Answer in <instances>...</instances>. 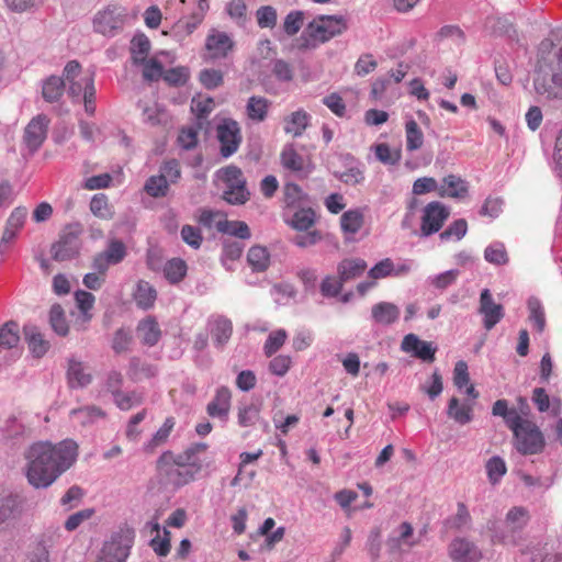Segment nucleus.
I'll use <instances>...</instances> for the list:
<instances>
[{"label": "nucleus", "mask_w": 562, "mask_h": 562, "mask_svg": "<svg viewBox=\"0 0 562 562\" xmlns=\"http://www.w3.org/2000/svg\"><path fill=\"white\" fill-rule=\"evenodd\" d=\"M78 446L74 440H63L58 445L38 441L29 447L26 459V477L35 488L50 486L76 461Z\"/></svg>", "instance_id": "obj_1"}, {"label": "nucleus", "mask_w": 562, "mask_h": 562, "mask_svg": "<svg viewBox=\"0 0 562 562\" xmlns=\"http://www.w3.org/2000/svg\"><path fill=\"white\" fill-rule=\"evenodd\" d=\"M537 69L533 78L536 93L546 100L562 99V31L555 42L546 38L538 47Z\"/></svg>", "instance_id": "obj_2"}, {"label": "nucleus", "mask_w": 562, "mask_h": 562, "mask_svg": "<svg viewBox=\"0 0 562 562\" xmlns=\"http://www.w3.org/2000/svg\"><path fill=\"white\" fill-rule=\"evenodd\" d=\"M347 21L341 15H318L310 22L303 34L302 44L305 48H314L319 43H326L347 30Z\"/></svg>", "instance_id": "obj_3"}, {"label": "nucleus", "mask_w": 562, "mask_h": 562, "mask_svg": "<svg viewBox=\"0 0 562 562\" xmlns=\"http://www.w3.org/2000/svg\"><path fill=\"white\" fill-rule=\"evenodd\" d=\"M156 469L158 483L165 490H177L195 480L191 471L178 465L176 454L170 450L157 459Z\"/></svg>", "instance_id": "obj_4"}, {"label": "nucleus", "mask_w": 562, "mask_h": 562, "mask_svg": "<svg viewBox=\"0 0 562 562\" xmlns=\"http://www.w3.org/2000/svg\"><path fill=\"white\" fill-rule=\"evenodd\" d=\"M217 173L225 183L223 199L232 205H243L250 199V192L246 187V178L241 169L235 165L221 168Z\"/></svg>", "instance_id": "obj_5"}, {"label": "nucleus", "mask_w": 562, "mask_h": 562, "mask_svg": "<svg viewBox=\"0 0 562 562\" xmlns=\"http://www.w3.org/2000/svg\"><path fill=\"white\" fill-rule=\"evenodd\" d=\"M82 233L83 228L79 223L66 225L61 229L58 240L50 247L52 258L59 262L76 258L80 252Z\"/></svg>", "instance_id": "obj_6"}, {"label": "nucleus", "mask_w": 562, "mask_h": 562, "mask_svg": "<svg viewBox=\"0 0 562 562\" xmlns=\"http://www.w3.org/2000/svg\"><path fill=\"white\" fill-rule=\"evenodd\" d=\"M132 530H120L105 541L95 562H125L132 548Z\"/></svg>", "instance_id": "obj_7"}, {"label": "nucleus", "mask_w": 562, "mask_h": 562, "mask_svg": "<svg viewBox=\"0 0 562 562\" xmlns=\"http://www.w3.org/2000/svg\"><path fill=\"white\" fill-rule=\"evenodd\" d=\"M216 138L220 143V155L223 158H229L240 147L243 134L237 121L226 117L216 126Z\"/></svg>", "instance_id": "obj_8"}, {"label": "nucleus", "mask_w": 562, "mask_h": 562, "mask_svg": "<svg viewBox=\"0 0 562 562\" xmlns=\"http://www.w3.org/2000/svg\"><path fill=\"white\" fill-rule=\"evenodd\" d=\"M209 445L205 442H194L189 445L182 452L176 454L178 465L187 468L196 477L203 468L211 464L207 458Z\"/></svg>", "instance_id": "obj_9"}, {"label": "nucleus", "mask_w": 562, "mask_h": 562, "mask_svg": "<svg viewBox=\"0 0 562 562\" xmlns=\"http://www.w3.org/2000/svg\"><path fill=\"white\" fill-rule=\"evenodd\" d=\"M516 449L522 454H537L544 447V437L539 427L532 422H526L525 426L514 434Z\"/></svg>", "instance_id": "obj_10"}, {"label": "nucleus", "mask_w": 562, "mask_h": 562, "mask_svg": "<svg viewBox=\"0 0 562 562\" xmlns=\"http://www.w3.org/2000/svg\"><path fill=\"white\" fill-rule=\"evenodd\" d=\"M449 209L439 201L428 203L423 210L420 236L428 237L440 231L449 217Z\"/></svg>", "instance_id": "obj_11"}, {"label": "nucleus", "mask_w": 562, "mask_h": 562, "mask_svg": "<svg viewBox=\"0 0 562 562\" xmlns=\"http://www.w3.org/2000/svg\"><path fill=\"white\" fill-rule=\"evenodd\" d=\"M49 119L45 114L33 117L24 130L23 142L31 153H35L47 137Z\"/></svg>", "instance_id": "obj_12"}, {"label": "nucleus", "mask_w": 562, "mask_h": 562, "mask_svg": "<svg viewBox=\"0 0 562 562\" xmlns=\"http://www.w3.org/2000/svg\"><path fill=\"white\" fill-rule=\"evenodd\" d=\"M401 349L425 362H432L435 360L437 346L431 341L419 339L415 334H407L401 342Z\"/></svg>", "instance_id": "obj_13"}, {"label": "nucleus", "mask_w": 562, "mask_h": 562, "mask_svg": "<svg viewBox=\"0 0 562 562\" xmlns=\"http://www.w3.org/2000/svg\"><path fill=\"white\" fill-rule=\"evenodd\" d=\"M283 168L294 172L300 179L307 178L314 170V165L301 156L293 145H286L280 155Z\"/></svg>", "instance_id": "obj_14"}, {"label": "nucleus", "mask_w": 562, "mask_h": 562, "mask_svg": "<svg viewBox=\"0 0 562 562\" xmlns=\"http://www.w3.org/2000/svg\"><path fill=\"white\" fill-rule=\"evenodd\" d=\"M448 554L454 562H477L482 558V552L476 544L467 538H454L449 547Z\"/></svg>", "instance_id": "obj_15"}, {"label": "nucleus", "mask_w": 562, "mask_h": 562, "mask_svg": "<svg viewBox=\"0 0 562 562\" xmlns=\"http://www.w3.org/2000/svg\"><path fill=\"white\" fill-rule=\"evenodd\" d=\"M479 312L483 315V324L487 330H491L504 317L503 306L494 302L488 289L481 292Z\"/></svg>", "instance_id": "obj_16"}, {"label": "nucleus", "mask_w": 562, "mask_h": 562, "mask_svg": "<svg viewBox=\"0 0 562 562\" xmlns=\"http://www.w3.org/2000/svg\"><path fill=\"white\" fill-rule=\"evenodd\" d=\"M123 19L116 13L115 8H106L98 12L93 19V27L95 32L105 36H114L122 27Z\"/></svg>", "instance_id": "obj_17"}, {"label": "nucleus", "mask_w": 562, "mask_h": 562, "mask_svg": "<svg viewBox=\"0 0 562 562\" xmlns=\"http://www.w3.org/2000/svg\"><path fill=\"white\" fill-rule=\"evenodd\" d=\"M232 393L226 386L216 390L214 397L206 405V413L212 418L226 422L231 409Z\"/></svg>", "instance_id": "obj_18"}, {"label": "nucleus", "mask_w": 562, "mask_h": 562, "mask_svg": "<svg viewBox=\"0 0 562 562\" xmlns=\"http://www.w3.org/2000/svg\"><path fill=\"white\" fill-rule=\"evenodd\" d=\"M233 46L232 38L225 32L218 31H213L205 42V47L213 59L226 57Z\"/></svg>", "instance_id": "obj_19"}, {"label": "nucleus", "mask_w": 562, "mask_h": 562, "mask_svg": "<svg viewBox=\"0 0 562 562\" xmlns=\"http://www.w3.org/2000/svg\"><path fill=\"white\" fill-rule=\"evenodd\" d=\"M67 380L71 389L86 387L92 381V375L87 371L83 362L75 359H68Z\"/></svg>", "instance_id": "obj_20"}, {"label": "nucleus", "mask_w": 562, "mask_h": 562, "mask_svg": "<svg viewBox=\"0 0 562 562\" xmlns=\"http://www.w3.org/2000/svg\"><path fill=\"white\" fill-rule=\"evenodd\" d=\"M400 307L391 302H379L371 308V317L378 325L390 326L400 318Z\"/></svg>", "instance_id": "obj_21"}, {"label": "nucleus", "mask_w": 562, "mask_h": 562, "mask_svg": "<svg viewBox=\"0 0 562 562\" xmlns=\"http://www.w3.org/2000/svg\"><path fill=\"white\" fill-rule=\"evenodd\" d=\"M23 334L33 356L41 358L48 351L49 341L44 339V336L37 326L33 324L24 325Z\"/></svg>", "instance_id": "obj_22"}, {"label": "nucleus", "mask_w": 562, "mask_h": 562, "mask_svg": "<svg viewBox=\"0 0 562 562\" xmlns=\"http://www.w3.org/2000/svg\"><path fill=\"white\" fill-rule=\"evenodd\" d=\"M368 265L361 258L341 260L337 266V273L344 283L355 280L363 274Z\"/></svg>", "instance_id": "obj_23"}, {"label": "nucleus", "mask_w": 562, "mask_h": 562, "mask_svg": "<svg viewBox=\"0 0 562 562\" xmlns=\"http://www.w3.org/2000/svg\"><path fill=\"white\" fill-rule=\"evenodd\" d=\"M211 326V335L217 348H223L231 339L233 333V324L225 316H217L209 322Z\"/></svg>", "instance_id": "obj_24"}, {"label": "nucleus", "mask_w": 562, "mask_h": 562, "mask_svg": "<svg viewBox=\"0 0 562 562\" xmlns=\"http://www.w3.org/2000/svg\"><path fill=\"white\" fill-rule=\"evenodd\" d=\"M438 194L442 198L462 199L468 194V187L460 177L449 175L443 178L442 184L438 189Z\"/></svg>", "instance_id": "obj_25"}, {"label": "nucleus", "mask_w": 562, "mask_h": 562, "mask_svg": "<svg viewBox=\"0 0 562 562\" xmlns=\"http://www.w3.org/2000/svg\"><path fill=\"white\" fill-rule=\"evenodd\" d=\"M70 417L81 426H89L106 417V413L99 406L87 405L70 411Z\"/></svg>", "instance_id": "obj_26"}, {"label": "nucleus", "mask_w": 562, "mask_h": 562, "mask_svg": "<svg viewBox=\"0 0 562 562\" xmlns=\"http://www.w3.org/2000/svg\"><path fill=\"white\" fill-rule=\"evenodd\" d=\"M310 120L311 116L305 110L300 109L294 111L284 119V132L294 137H299L308 126Z\"/></svg>", "instance_id": "obj_27"}, {"label": "nucleus", "mask_w": 562, "mask_h": 562, "mask_svg": "<svg viewBox=\"0 0 562 562\" xmlns=\"http://www.w3.org/2000/svg\"><path fill=\"white\" fill-rule=\"evenodd\" d=\"M137 334L140 337L142 342L150 347L155 346L161 337L158 322L151 316L139 322L137 326Z\"/></svg>", "instance_id": "obj_28"}, {"label": "nucleus", "mask_w": 562, "mask_h": 562, "mask_svg": "<svg viewBox=\"0 0 562 562\" xmlns=\"http://www.w3.org/2000/svg\"><path fill=\"white\" fill-rule=\"evenodd\" d=\"M270 102L263 97L252 95L246 104V114L252 122H263L267 119Z\"/></svg>", "instance_id": "obj_29"}, {"label": "nucleus", "mask_w": 562, "mask_h": 562, "mask_svg": "<svg viewBox=\"0 0 562 562\" xmlns=\"http://www.w3.org/2000/svg\"><path fill=\"white\" fill-rule=\"evenodd\" d=\"M130 52L134 65L138 66L146 61L150 52L149 38L143 33L136 34L131 41Z\"/></svg>", "instance_id": "obj_30"}, {"label": "nucleus", "mask_w": 562, "mask_h": 562, "mask_svg": "<svg viewBox=\"0 0 562 562\" xmlns=\"http://www.w3.org/2000/svg\"><path fill=\"white\" fill-rule=\"evenodd\" d=\"M134 299L137 306L143 310H148L155 304L157 291L149 282L139 280L136 285Z\"/></svg>", "instance_id": "obj_31"}, {"label": "nucleus", "mask_w": 562, "mask_h": 562, "mask_svg": "<svg viewBox=\"0 0 562 562\" xmlns=\"http://www.w3.org/2000/svg\"><path fill=\"white\" fill-rule=\"evenodd\" d=\"M247 262L255 272H263L270 265V254L263 246H252L247 254Z\"/></svg>", "instance_id": "obj_32"}, {"label": "nucleus", "mask_w": 562, "mask_h": 562, "mask_svg": "<svg viewBox=\"0 0 562 562\" xmlns=\"http://www.w3.org/2000/svg\"><path fill=\"white\" fill-rule=\"evenodd\" d=\"M447 415L456 423L465 425L473 418L472 406L460 404L457 397H451L448 403Z\"/></svg>", "instance_id": "obj_33"}, {"label": "nucleus", "mask_w": 562, "mask_h": 562, "mask_svg": "<svg viewBox=\"0 0 562 562\" xmlns=\"http://www.w3.org/2000/svg\"><path fill=\"white\" fill-rule=\"evenodd\" d=\"M157 367L154 364L143 362L139 358L133 357L128 364V376L134 381L142 379H149L157 374Z\"/></svg>", "instance_id": "obj_34"}, {"label": "nucleus", "mask_w": 562, "mask_h": 562, "mask_svg": "<svg viewBox=\"0 0 562 562\" xmlns=\"http://www.w3.org/2000/svg\"><path fill=\"white\" fill-rule=\"evenodd\" d=\"M175 425V418L167 417L162 426L153 435L151 439L144 446V450L146 452L151 453L155 451L156 448L164 445L168 440Z\"/></svg>", "instance_id": "obj_35"}, {"label": "nucleus", "mask_w": 562, "mask_h": 562, "mask_svg": "<svg viewBox=\"0 0 562 562\" xmlns=\"http://www.w3.org/2000/svg\"><path fill=\"white\" fill-rule=\"evenodd\" d=\"M65 81L61 77L50 76L44 81L42 94L45 101L53 103L59 100L65 90Z\"/></svg>", "instance_id": "obj_36"}, {"label": "nucleus", "mask_w": 562, "mask_h": 562, "mask_svg": "<svg viewBox=\"0 0 562 562\" xmlns=\"http://www.w3.org/2000/svg\"><path fill=\"white\" fill-rule=\"evenodd\" d=\"M216 227L218 232L236 236L240 239H249L251 236L248 225L241 221H220Z\"/></svg>", "instance_id": "obj_37"}, {"label": "nucleus", "mask_w": 562, "mask_h": 562, "mask_svg": "<svg viewBox=\"0 0 562 562\" xmlns=\"http://www.w3.org/2000/svg\"><path fill=\"white\" fill-rule=\"evenodd\" d=\"M297 209L289 224L296 231H308L315 223V212L311 207L305 209L300 206Z\"/></svg>", "instance_id": "obj_38"}, {"label": "nucleus", "mask_w": 562, "mask_h": 562, "mask_svg": "<svg viewBox=\"0 0 562 562\" xmlns=\"http://www.w3.org/2000/svg\"><path fill=\"white\" fill-rule=\"evenodd\" d=\"M20 341L19 325L16 322L9 321L0 327V347L12 349Z\"/></svg>", "instance_id": "obj_39"}, {"label": "nucleus", "mask_w": 562, "mask_h": 562, "mask_svg": "<svg viewBox=\"0 0 562 562\" xmlns=\"http://www.w3.org/2000/svg\"><path fill=\"white\" fill-rule=\"evenodd\" d=\"M164 274L170 283H179L187 274V263L180 258H173L166 262Z\"/></svg>", "instance_id": "obj_40"}, {"label": "nucleus", "mask_w": 562, "mask_h": 562, "mask_svg": "<svg viewBox=\"0 0 562 562\" xmlns=\"http://www.w3.org/2000/svg\"><path fill=\"white\" fill-rule=\"evenodd\" d=\"M405 133L406 149L408 151H415L423 146L424 134L415 120L411 119L405 123Z\"/></svg>", "instance_id": "obj_41"}, {"label": "nucleus", "mask_w": 562, "mask_h": 562, "mask_svg": "<svg viewBox=\"0 0 562 562\" xmlns=\"http://www.w3.org/2000/svg\"><path fill=\"white\" fill-rule=\"evenodd\" d=\"M363 222V213L360 210H349L340 217L341 229L349 234L358 233L361 229Z\"/></svg>", "instance_id": "obj_42"}, {"label": "nucleus", "mask_w": 562, "mask_h": 562, "mask_svg": "<svg viewBox=\"0 0 562 562\" xmlns=\"http://www.w3.org/2000/svg\"><path fill=\"white\" fill-rule=\"evenodd\" d=\"M144 191L151 198H164L168 194L169 183L166 176H151L144 186Z\"/></svg>", "instance_id": "obj_43"}, {"label": "nucleus", "mask_w": 562, "mask_h": 562, "mask_svg": "<svg viewBox=\"0 0 562 562\" xmlns=\"http://www.w3.org/2000/svg\"><path fill=\"white\" fill-rule=\"evenodd\" d=\"M49 324L53 330L59 336H67L69 326L65 317V312L59 304H54L49 310Z\"/></svg>", "instance_id": "obj_44"}, {"label": "nucleus", "mask_w": 562, "mask_h": 562, "mask_svg": "<svg viewBox=\"0 0 562 562\" xmlns=\"http://www.w3.org/2000/svg\"><path fill=\"white\" fill-rule=\"evenodd\" d=\"M529 520L528 510L525 507L516 506L506 514V526L514 531L520 532Z\"/></svg>", "instance_id": "obj_45"}, {"label": "nucleus", "mask_w": 562, "mask_h": 562, "mask_svg": "<svg viewBox=\"0 0 562 562\" xmlns=\"http://www.w3.org/2000/svg\"><path fill=\"white\" fill-rule=\"evenodd\" d=\"M306 199V194L302 189L292 182H288L283 187V201L286 207L295 209L303 204Z\"/></svg>", "instance_id": "obj_46"}, {"label": "nucleus", "mask_w": 562, "mask_h": 562, "mask_svg": "<svg viewBox=\"0 0 562 562\" xmlns=\"http://www.w3.org/2000/svg\"><path fill=\"white\" fill-rule=\"evenodd\" d=\"M238 424L241 427H250L260 422V405L251 403L238 408Z\"/></svg>", "instance_id": "obj_47"}, {"label": "nucleus", "mask_w": 562, "mask_h": 562, "mask_svg": "<svg viewBox=\"0 0 562 562\" xmlns=\"http://www.w3.org/2000/svg\"><path fill=\"white\" fill-rule=\"evenodd\" d=\"M199 81L205 89L214 90L224 83V76L218 69L205 68L200 71Z\"/></svg>", "instance_id": "obj_48"}, {"label": "nucleus", "mask_w": 562, "mask_h": 562, "mask_svg": "<svg viewBox=\"0 0 562 562\" xmlns=\"http://www.w3.org/2000/svg\"><path fill=\"white\" fill-rule=\"evenodd\" d=\"M102 252L112 265L122 262L127 255L126 246L119 239H111Z\"/></svg>", "instance_id": "obj_49"}, {"label": "nucleus", "mask_w": 562, "mask_h": 562, "mask_svg": "<svg viewBox=\"0 0 562 562\" xmlns=\"http://www.w3.org/2000/svg\"><path fill=\"white\" fill-rule=\"evenodd\" d=\"M484 258L487 262L493 265H505L508 261V256L505 246L502 243H494L485 248Z\"/></svg>", "instance_id": "obj_50"}, {"label": "nucleus", "mask_w": 562, "mask_h": 562, "mask_svg": "<svg viewBox=\"0 0 562 562\" xmlns=\"http://www.w3.org/2000/svg\"><path fill=\"white\" fill-rule=\"evenodd\" d=\"M256 19L259 27L272 29L277 24V10L272 5H261L256 11Z\"/></svg>", "instance_id": "obj_51"}, {"label": "nucleus", "mask_w": 562, "mask_h": 562, "mask_svg": "<svg viewBox=\"0 0 562 562\" xmlns=\"http://www.w3.org/2000/svg\"><path fill=\"white\" fill-rule=\"evenodd\" d=\"M75 299L78 305V308L82 313V321L85 323H88L92 315L89 313V311L93 307L94 304V295L90 292L78 290L75 293Z\"/></svg>", "instance_id": "obj_52"}, {"label": "nucleus", "mask_w": 562, "mask_h": 562, "mask_svg": "<svg viewBox=\"0 0 562 562\" xmlns=\"http://www.w3.org/2000/svg\"><path fill=\"white\" fill-rule=\"evenodd\" d=\"M492 541L494 543L515 546L518 542V532L514 531L513 528H508L506 521H504L502 527H495L492 530Z\"/></svg>", "instance_id": "obj_53"}, {"label": "nucleus", "mask_w": 562, "mask_h": 562, "mask_svg": "<svg viewBox=\"0 0 562 562\" xmlns=\"http://www.w3.org/2000/svg\"><path fill=\"white\" fill-rule=\"evenodd\" d=\"M527 304L530 321L535 323L538 331H542L546 326V318L541 302L537 297H530Z\"/></svg>", "instance_id": "obj_54"}, {"label": "nucleus", "mask_w": 562, "mask_h": 562, "mask_svg": "<svg viewBox=\"0 0 562 562\" xmlns=\"http://www.w3.org/2000/svg\"><path fill=\"white\" fill-rule=\"evenodd\" d=\"M19 510V501L16 496L7 495L0 497V524L15 516Z\"/></svg>", "instance_id": "obj_55"}, {"label": "nucleus", "mask_w": 562, "mask_h": 562, "mask_svg": "<svg viewBox=\"0 0 562 562\" xmlns=\"http://www.w3.org/2000/svg\"><path fill=\"white\" fill-rule=\"evenodd\" d=\"M303 21L304 13L302 11L295 10L289 12L283 21V30L285 34L289 36L297 34L303 25Z\"/></svg>", "instance_id": "obj_56"}, {"label": "nucleus", "mask_w": 562, "mask_h": 562, "mask_svg": "<svg viewBox=\"0 0 562 562\" xmlns=\"http://www.w3.org/2000/svg\"><path fill=\"white\" fill-rule=\"evenodd\" d=\"M285 339L286 331L284 329L272 331L268 336L263 346L266 356L271 357L273 353H276L284 345Z\"/></svg>", "instance_id": "obj_57"}, {"label": "nucleus", "mask_w": 562, "mask_h": 562, "mask_svg": "<svg viewBox=\"0 0 562 562\" xmlns=\"http://www.w3.org/2000/svg\"><path fill=\"white\" fill-rule=\"evenodd\" d=\"M115 405L122 409L127 411L132 407L139 405L143 402V397L136 392H119L113 396Z\"/></svg>", "instance_id": "obj_58"}, {"label": "nucleus", "mask_w": 562, "mask_h": 562, "mask_svg": "<svg viewBox=\"0 0 562 562\" xmlns=\"http://www.w3.org/2000/svg\"><path fill=\"white\" fill-rule=\"evenodd\" d=\"M162 78L170 86H182L189 79V69L183 66L170 68L162 74Z\"/></svg>", "instance_id": "obj_59"}, {"label": "nucleus", "mask_w": 562, "mask_h": 562, "mask_svg": "<svg viewBox=\"0 0 562 562\" xmlns=\"http://www.w3.org/2000/svg\"><path fill=\"white\" fill-rule=\"evenodd\" d=\"M142 66H144L143 69V78L146 81H157L159 78L162 77L164 74V67L162 64L155 59H146V61L140 63Z\"/></svg>", "instance_id": "obj_60"}, {"label": "nucleus", "mask_w": 562, "mask_h": 562, "mask_svg": "<svg viewBox=\"0 0 562 562\" xmlns=\"http://www.w3.org/2000/svg\"><path fill=\"white\" fill-rule=\"evenodd\" d=\"M344 286V282L339 278L327 276L323 279L321 283V293L325 297H335L337 296Z\"/></svg>", "instance_id": "obj_61"}, {"label": "nucleus", "mask_w": 562, "mask_h": 562, "mask_svg": "<svg viewBox=\"0 0 562 562\" xmlns=\"http://www.w3.org/2000/svg\"><path fill=\"white\" fill-rule=\"evenodd\" d=\"M244 250V244L237 240H225L223 243L222 262L226 266V261H235L240 258Z\"/></svg>", "instance_id": "obj_62"}, {"label": "nucleus", "mask_w": 562, "mask_h": 562, "mask_svg": "<svg viewBox=\"0 0 562 562\" xmlns=\"http://www.w3.org/2000/svg\"><path fill=\"white\" fill-rule=\"evenodd\" d=\"M486 471L490 481L495 484L506 473V465L502 458L492 457L486 463Z\"/></svg>", "instance_id": "obj_63"}, {"label": "nucleus", "mask_w": 562, "mask_h": 562, "mask_svg": "<svg viewBox=\"0 0 562 562\" xmlns=\"http://www.w3.org/2000/svg\"><path fill=\"white\" fill-rule=\"evenodd\" d=\"M468 231L467 221L463 218L457 220L451 223L447 229L440 233L439 237L441 240H448L451 237H456L458 240L463 238Z\"/></svg>", "instance_id": "obj_64"}]
</instances>
